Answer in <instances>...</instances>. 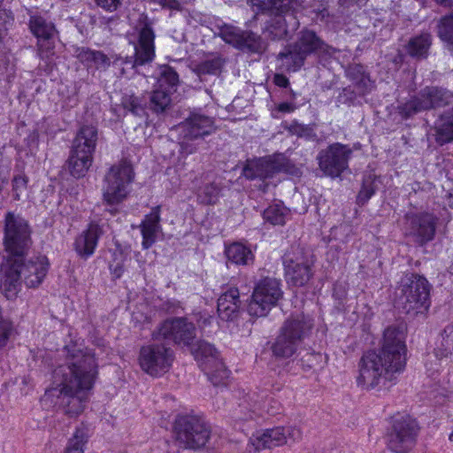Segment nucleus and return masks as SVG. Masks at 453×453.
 <instances>
[{
  "label": "nucleus",
  "mask_w": 453,
  "mask_h": 453,
  "mask_svg": "<svg viewBox=\"0 0 453 453\" xmlns=\"http://www.w3.org/2000/svg\"><path fill=\"white\" fill-rule=\"evenodd\" d=\"M447 199L449 205L453 208V188L448 193Z\"/></svg>",
  "instance_id": "61"
},
{
  "label": "nucleus",
  "mask_w": 453,
  "mask_h": 453,
  "mask_svg": "<svg viewBox=\"0 0 453 453\" xmlns=\"http://www.w3.org/2000/svg\"><path fill=\"white\" fill-rule=\"evenodd\" d=\"M431 35L427 33L411 38L408 43L409 54L415 58H426L431 46Z\"/></svg>",
  "instance_id": "36"
},
{
  "label": "nucleus",
  "mask_w": 453,
  "mask_h": 453,
  "mask_svg": "<svg viewBox=\"0 0 453 453\" xmlns=\"http://www.w3.org/2000/svg\"><path fill=\"white\" fill-rule=\"evenodd\" d=\"M178 441L186 449L203 447L210 438L211 430L204 419L197 415H180L175 420Z\"/></svg>",
  "instance_id": "9"
},
{
  "label": "nucleus",
  "mask_w": 453,
  "mask_h": 453,
  "mask_svg": "<svg viewBox=\"0 0 453 453\" xmlns=\"http://www.w3.org/2000/svg\"><path fill=\"white\" fill-rule=\"evenodd\" d=\"M88 435L84 428H77L72 438H70L64 453H84V446Z\"/></svg>",
  "instance_id": "42"
},
{
  "label": "nucleus",
  "mask_w": 453,
  "mask_h": 453,
  "mask_svg": "<svg viewBox=\"0 0 453 453\" xmlns=\"http://www.w3.org/2000/svg\"><path fill=\"white\" fill-rule=\"evenodd\" d=\"M434 138L443 145L453 141V108L443 112L434 122Z\"/></svg>",
  "instance_id": "32"
},
{
  "label": "nucleus",
  "mask_w": 453,
  "mask_h": 453,
  "mask_svg": "<svg viewBox=\"0 0 453 453\" xmlns=\"http://www.w3.org/2000/svg\"><path fill=\"white\" fill-rule=\"evenodd\" d=\"M220 188L214 183H210L203 187L197 195V199L201 203L213 204L219 196Z\"/></svg>",
  "instance_id": "45"
},
{
  "label": "nucleus",
  "mask_w": 453,
  "mask_h": 453,
  "mask_svg": "<svg viewBox=\"0 0 453 453\" xmlns=\"http://www.w3.org/2000/svg\"><path fill=\"white\" fill-rule=\"evenodd\" d=\"M441 336V342L435 349L436 356L439 357H453V324L448 325Z\"/></svg>",
  "instance_id": "38"
},
{
  "label": "nucleus",
  "mask_w": 453,
  "mask_h": 453,
  "mask_svg": "<svg viewBox=\"0 0 453 453\" xmlns=\"http://www.w3.org/2000/svg\"><path fill=\"white\" fill-rule=\"evenodd\" d=\"M6 181H7V177H6L5 173L3 169H0V191L2 190L3 186L4 183H6Z\"/></svg>",
  "instance_id": "59"
},
{
  "label": "nucleus",
  "mask_w": 453,
  "mask_h": 453,
  "mask_svg": "<svg viewBox=\"0 0 453 453\" xmlns=\"http://www.w3.org/2000/svg\"><path fill=\"white\" fill-rule=\"evenodd\" d=\"M28 179L23 174H18L12 180V196L14 200H20L23 194L27 191Z\"/></svg>",
  "instance_id": "46"
},
{
  "label": "nucleus",
  "mask_w": 453,
  "mask_h": 453,
  "mask_svg": "<svg viewBox=\"0 0 453 453\" xmlns=\"http://www.w3.org/2000/svg\"><path fill=\"white\" fill-rule=\"evenodd\" d=\"M436 223L437 218L432 213H407L404 217L403 231L414 242L423 246L434 238Z\"/></svg>",
  "instance_id": "17"
},
{
  "label": "nucleus",
  "mask_w": 453,
  "mask_h": 453,
  "mask_svg": "<svg viewBox=\"0 0 453 453\" xmlns=\"http://www.w3.org/2000/svg\"><path fill=\"white\" fill-rule=\"evenodd\" d=\"M171 92L159 88L150 92L148 96V108L156 113L165 111L171 104Z\"/></svg>",
  "instance_id": "35"
},
{
  "label": "nucleus",
  "mask_w": 453,
  "mask_h": 453,
  "mask_svg": "<svg viewBox=\"0 0 453 453\" xmlns=\"http://www.w3.org/2000/svg\"><path fill=\"white\" fill-rule=\"evenodd\" d=\"M398 109L399 113L404 119H408L422 111H426L420 92L418 96L412 97L405 104L400 105Z\"/></svg>",
  "instance_id": "41"
},
{
  "label": "nucleus",
  "mask_w": 453,
  "mask_h": 453,
  "mask_svg": "<svg viewBox=\"0 0 453 453\" xmlns=\"http://www.w3.org/2000/svg\"><path fill=\"white\" fill-rule=\"evenodd\" d=\"M3 1H4V0H0V5L2 4Z\"/></svg>",
  "instance_id": "64"
},
{
  "label": "nucleus",
  "mask_w": 453,
  "mask_h": 453,
  "mask_svg": "<svg viewBox=\"0 0 453 453\" xmlns=\"http://www.w3.org/2000/svg\"><path fill=\"white\" fill-rule=\"evenodd\" d=\"M140 227L142 235V249L148 250L156 242L157 234L161 231L159 205L151 209L142 221Z\"/></svg>",
  "instance_id": "25"
},
{
  "label": "nucleus",
  "mask_w": 453,
  "mask_h": 453,
  "mask_svg": "<svg viewBox=\"0 0 453 453\" xmlns=\"http://www.w3.org/2000/svg\"><path fill=\"white\" fill-rule=\"evenodd\" d=\"M186 19L188 25L192 27L204 26L209 27L211 24V17L202 12L192 11L188 13Z\"/></svg>",
  "instance_id": "47"
},
{
  "label": "nucleus",
  "mask_w": 453,
  "mask_h": 453,
  "mask_svg": "<svg viewBox=\"0 0 453 453\" xmlns=\"http://www.w3.org/2000/svg\"><path fill=\"white\" fill-rule=\"evenodd\" d=\"M438 35L449 49H453V13L443 17L440 20Z\"/></svg>",
  "instance_id": "40"
},
{
  "label": "nucleus",
  "mask_w": 453,
  "mask_h": 453,
  "mask_svg": "<svg viewBox=\"0 0 453 453\" xmlns=\"http://www.w3.org/2000/svg\"><path fill=\"white\" fill-rule=\"evenodd\" d=\"M196 359H205L206 373L214 385H219L229 376V371L218 359V352L213 345L207 342H199L195 349Z\"/></svg>",
  "instance_id": "21"
},
{
  "label": "nucleus",
  "mask_w": 453,
  "mask_h": 453,
  "mask_svg": "<svg viewBox=\"0 0 453 453\" xmlns=\"http://www.w3.org/2000/svg\"><path fill=\"white\" fill-rule=\"evenodd\" d=\"M32 34L37 38L38 56L42 60H50L54 55L56 28L52 22L41 16H32L29 20Z\"/></svg>",
  "instance_id": "20"
},
{
  "label": "nucleus",
  "mask_w": 453,
  "mask_h": 453,
  "mask_svg": "<svg viewBox=\"0 0 453 453\" xmlns=\"http://www.w3.org/2000/svg\"><path fill=\"white\" fill-rule=\"evenodd\" d=\"M134 171L130 163L121 160L113 165L104 176L103 197L107 204L121 203L128 195V187L134 180Z\"/></svg>",
  "instance_id": "8"
},
{
  "label": "nucleus",
  "mask_w": 453,
  "mask_h": 453,
  "mask_svg": "<svg viewBox=\"0 0 453 453\" xmlns=\"http://www.w3.org/2000/svg\"><path fill=\"white\" fill-rule=\"evenodd\" d=\"M74 55L88 68L106 71L111 66V58L100 50L81 47L75 50Z\"/></svg>",
  "instance_id": "28"
},
{
  "label": "nucleus",
  "mask_w": 453,
  "mask_h": 453,
  "mask_svg": "<svg viewBox=\"0 0 453 453\" xmlns=\"http://www.w3.org/2000/svg\"><path fill=\"white\" fill-rule=\"evenodd\" d=\"M158 342L154 341L142 346L139 353L142 370L153 377L161 376L168 372L174 358L173 350L165 342Z\"/></svg>",
  "instance_id": "11"
},
{
  "label": "nucleus",
  "mask_w": 453,
  "mask_h": 453,
  "mask_svg": "<svg viewBox=\"0 0 453 453\" xmlns=\"http://www.w3.org/2000/svg\"><path fill=\"white\" fill-rule=\"evenodd\" d=\"M97 374L93 355L81 349L69 351L66 361L53 373V385L42 398L46 406L63 410L69 416L81 414Z\"/></svg>",
  "instance_id": "1"
},
{
  "label": "nucleus",
  "mask_w": 453,
  "mask_h": 453,
  "mask_svg": "<svg viewBox=\"0 0 453 453\" xmlns=\"http://www.w3.org/2000/svg\"><path fill=\"white\" fill-rule=\"evenodd\" d=\"M134 29L138 34V42L134 45V57L124 58L117 55L109 56L111 66L119 75L126 74L127 65H130V68L134 69L151 62L155 58V33L152 24L146 15H140Z\"/></svg>",
  "instance_id": "4"
},
{
  "label": "nucleus",
  "mask_w": 453,
  "mask_h": 453,
  "mask_svg": "<svg viewBox=\"0 0 453 453\" xmlns=\"http://www.w3.org/2000/svg\"><path fill=\"white\" fill-rule=\"evenodd\" d=\"M225 255L227 261L236 265H250L255 260L251 249L242 242H234L226 246Z\"/></svg>",
  "instance_id": "31"
},
{
  "label": "nucleus",
  "mask_w": 453,
  "mask_h": 453,
  "mask_svg": "<svg viewBox=\"0 0 453 453\" xmlns=\"http://www.w3.org/2000/svg\"><path fill=\"white\" fill-rule=\"evenodd\" d=\"M31 228L28 222L19 214H5L3 243L7 253L5 264L26 257L32 246Z\"/></svg>",
  "instance_id": "7"
},
{
  "label": "nucleus",
  "mask_w": 453,
  "mask_h": 453,
  "mask_svg": "<svg viewBox=\"0 0 453 453\" xmlns=\"http://www.w3.org/2000/svg\"><path fill=\"white\" fill-rule=\"evenodd\" d=\"M312 326L311 319L303 314L287 319L272 346L273 355L278 358L291 357L304 339L310 335Z\"/></svg>",
  "instance_id": "6"
},
{
  "label": "nucleus",
  "mask_w": 453,
  "mask_h": 453,
  "mask_svg": "<svg viewBox=\"0 0 453 453\" xmlns=\"http://www.w3.org/2000/svg\"><path fill=\"white\" fill-rule=\"evenodd\" d=\"M438 4L445 7L453 6V0H434Z\"/></svg>",
  "instance_id": "60"
},
{
  "label": "nucleus",
  "mask_w": 453,
  "mask_h": 453,
  "mask_svg": "<svg viewBox=\"0 0 453 453\" xmlns=\"http://www.w3.org/2000/svg\"><path fill=\"white\" fill-rule=\"evenodd\" d=\"M290 132L299 137L311 138L314 136L313 130L309 126L294 123L289 127Z\"/></svg>",
  "instance_id": "50"
},
{
  "label": "nucleus",
  "mask_w": 453,
  "mask_h": 453,
  "mask_svg": "<svg viewBox=\"0 0 453 453\" xmlns=\"http://www.w3.org/2000/svg\"><path fill=\"white\" fill-rule=\"evenodd\" d=\"M218 313L223 320H233L241 307L240 293L236 288H229L218 299Z\"/></svg>",
  "instance_id": "26"
},
{
  "label": "nucleus",
  "mask_w": 453,
  "mask_h": 453,
  "mask_svg": "<svg viewBox=\"0 0 453 453\" xmlns=\"http://www.w3.org/2000/svg\"><path fill=\"white\" fill-rule=\"evenodd\" d=\"M93 162V157L85 155L84 152L71 150L68 158V169L72 176L76 179L83 177Z\"/></svg>",
  "instance_id": "34"
},
{
  "label": "nucleus",
  "mask_w": 453,
  "mask_h": 453,
  "mask_svg": "<svg viewBox=\"0 0 453 453\" xmlns=\"http://www.w3.org/2000/svg\"><path fill=\"white\" fill-rule=\"evenodd\" d=\"M104 234L103 226L96 221H91L87 229L82 231L75 239L74 250L83 259H88L97 247L99 238Z\"/></svg>",
  "instance_id": "24"
},
{
  "label": "nucleus",
  "mask_w": 453,
  "mask_h": 453,
  "mask_svg": "<svg viewBox=\"0 0 453 453\" xmlns=\"http://www.w3.org/2000/svg\"><path fill=\"white\" fill-rule=\"evenodd\" d=\"M248 179L266 180L275 173H284L293 176H299L301 170L283 155H276L273 158L256 164L254 166H246L243 170Z\"/></svg>",
  "instance_id": "19"
},
{
  "label": "nucleus",
  "mask_w": 453,
  "mask_h": 453,
  "mask_svg": "<svg viewBox=\"0 0 453 453\" xmlns=\"http://www.w3.org/2000/svg\"><path fill=\"white\" fill-rule=\"evenodd\" d=\"M286 215L287 210L280 204L270 205L263 213L264 219L273 225H283Z\"/></svg>",
  "instance_id": "43"
},
{
  "label": "nucleus",
  "mask_w": 453,
  "mask_h": 453,
  "mask_svg": "<svg viewBox=\"0 0 453 453\" xmlns=\"http://www.w3.org/2000/svg\"><path fill=\"white\" fill-rule=\"evenodd\" d=\"M405 328L390 326L384 331L380 350H370L358 363L357 384L371 390L391 382L396 373L403 371L406 363Z\"/></svg>",
  "instance_id": "2"
},
{
  "label": "nucleus",
  "mask_w": 453,
  "mask_h": 453,
  "mask_svg": "<svg viewBox=\"0 0 453 453\" xmlns=\"http://www.w3.org/2000/svg\"><path fill=\"white\" fill-rule=\"evenodd\" d=\"M373 193L374 191L372 188H364L362 190H360L357 199L364 203L372 197Z\"/></svg>",
  "instance_id": "54"
},
{
  "label": "nucleus",
  "mask_w": 453,
  "mask_h": 453,
  "mask_svg": "<svg viewBox=\"0 0 453 453\" xmlns=\"http://www.w3.org/2000/svg\"><path fill=\"white\" fill-rule=\"evenodd\" d=\"M270 19L266 20L265 32L273 40H280L286 37L289 32L296 29L292 28L293 20L289 19V23L287 22L286 17L282 15H269Z\"/></svg>",
  "instance_id": "33"
},
{
  "label": "nucleus",
  "mask_w": 453,
  "mask_h": 453,
  "mask_svg": "<svg viewBox=\"0 0 453 453\" xmlns=\"http://www.w3.org/2000/svg\"><path fill=\"white\" fill-rule=\"evenodd\" d=\"M212 319H213L212 317H209L207 319H205V322L210 323Z\"/></svg>",
  "instance_id": "62"
},
{
  "label": "nucleus",
  "mask_w": 453,
  "mask_h": 453,
  "mask_svg": "<svg viewBox=\"0 0 453 453\" xmlns=\"http://www.w3.org/2000/svg\"><path fill=\"white\" fill-rule=\"evenodd\" d=\"M312 256L299 248L292 249L283 256L287 281L294 286L305 285L312 276Z\"/></svg>",
  "instance_id": "15"
},
{
  "label": "nucleus",
  "mask_w": 453,
  "mask_h": 453,
  "mask_svg": "<svg viewBox=\"0 0 453 453\" xmlns=\"http://www.w3.org/2000/svg\"><path fill=\"white\" fill-rule=\"evenodd\" d=\"M196 151V147L188 143L186 141L180 142V152L185 155H189Z\"/></svg>",
  "instance_id": "57"
},
{
  "label": "nucleus",
  "mask_w": 453,
  "mask_h": 453,
  "mask_svg": "<svg viewBox=\"0 0 453 453\" xmlns=\"http://www.w3.org/2000/svg\"><path fill=\"white\" fill-rule=\"evenodd\" d=\"M420 94L426 111L444 107L453 102V92L441 87H426Z\"/></svg>",
  "instance_id": "29"
},
{
  "label": "nucleus",
  "mask_w": 453,
  "mask_h": 453,
  "mask_svg": "<svg viewBox=\"0 0 453 453\" xmlns=\"http://www.w3.org/2000/svg\"><path fill=\"white\" fill-rule=\"evenodd\" d=\"M98 139L97 128L92 125L82 126L73 139L72 149L93 157Z\"/></svg>",
  "instance_id": "27"
},
{
  "label": "nucleus",
  "mask_w": 453,
  "mask_h": 453,
  "mask_svg": "<svg viewBox=\"0 0 453 453\" xmlns=\"http://www.w3.org/2000/svg\"><path fill=\"white\" fill-rule=\"evenodd\" d=\"M354 86L357 89V93L359 96L366 95L372 89L373 87L372 81L367 74H365L364 77H361V79H359L357 82L354 84Z\"/></svg>",
  "instance_id": "49"
},
{
  "label": "nucleus",
  "mask_w": 453,
  "mask_h": 453,
  "mask_svg": "<svg viewBox=\"0 0 453 453\" xmlns=\"http://www.w3.org/2000/svg\"><path fill=\"white\" fill-rule=\"evenodd\" d=\"M449 439L450 441H453V431H452V433L449 434Z\"/></svg>",
  "instance_id": "63"
},
{
  "label": "nucleus",
  "mask_w": 453,
  "mask_h": 453,
  "mask_svg": "<svg viewBox=\"0 0 453 453\" xmlns=\"http://www.w3.org/2000/svg\"><path fill=\"white\" fill-rule=\"evenodd\" d=\"M125 109L131 111L135 116H142L145 113V108L148 107L147 101L141 99L134 95L125 96L122 100Z\"/></svg>",
  "instance_id": "44"
},
{
  "label": "nucleus",
  "mask_w": 453,
  "mask_h": 453,
  "mask_svg": "<svg viewBox=\"0 0 453 453\" xmlns=\"http://www.w3.org/2000/svg\"><path fill=\"white\" fill-rule=\"evenodd\" d=\"M180 129L184 139L196 140L211 134L216 130V126L213 118L201 112H191L180 123Z\"/></svg>",
  "instance_id": "22"
},
{
  "label": "nucleus",
  "mask_w": 453,
  "mask_h": 453,
  "mask_svg": "<svg viewBox=\"0 0 453 453\" xmlns=\"http://www.w3.org/2000/svg\"><path fill=\"white\" fill-rule=\"evenodd\" d=\"M179 82V75L173 70V68L164 65L160 69L159 77L157 79V83L160 88L166 89L169 92L172 90H175Z\"/></svg>",
  "instance_id": "39"
},
{
  "label": "nucleus",
  "mask_w": 453,
  "mask_h": 453,
  "mask_svg": "<svg viewBox=\"0 0 453 453\" xmlns=\"http://www.w3.org/2000/svg\"><path fill=\"white\" fill-rule=\"evenodd\" d=\"M279 111L289 113L295 111L296 107L291 103H281L277 107Z\"/></svg>",
  "instance_id": "58"
},
{
  "label": "nucleus",
  "mask_w": 453,
  "mask_h": 453,
  "mask_svg": "<svg viewBox=\"0 0 453 453\" xmlns=\"http://www.w3.org/2000/svg\"><path fill=\"white\" fill-rule=\"evenodd\" d=\"M273 81L275 85L280 88H287L289 85L288 79L285 75L280 73L274 75Z\"/></svg>",
  "instance_id": "56"
},
{
  "label": "nucleus",
  "mask_w": 453,
  "mask_h": 453,
  "mask_svg": "<svg viewBox=\"0 0 453 453\" xmlns=\"http://www.w3.org/2000/svg\"><path fill=\"white\" fill-rule=\"evenodd\" d=\"M280 281L276 278L265 277L255 286L251 301L248 304L250 316L264 317L282 297Z\"/></svg>",
  "instance_id": "10"
},
{
  "label": "nucleus",
  "mask_w": 453,
  "mask_h": 453,
  "mask_svg": "<svg viewBox=\"0 0 453 453\" xmlns=\"http://www.w3.org/2000/svg\"><path fill=\"white\" fill-rule=\"evenodd\" d=\"M418 426L409 416L395 418L387 435L388 448L395 453H406L415 444Z\"/></svg>",
  "instance_id": "16"
},
{
  "label": "nucleus",
  "mask_w": 453,
  "mask_h": 453,
  "mask_svg": "<svg viewBox=\"0 0 453 453\" xmlns=\"http://www.w3.org/2000/svg\"><path fill=\"white\" fill-rule=\"evenodd\" d=\"M122 0H95L96 4L106 12H115L121 4Z\"/></svg>",
  "instance_id": "52"
},
{
  "label": "nucleus",
  "mask_w": 453,
  "mask_h": 453,
  "mask_svg": "<svg viewBox=\"0 0 453 453\" xmlns=\"http://www.w3.org/2000/svg\"><path fill=\"white\" fill-rule=\"evenodd\" d=\"M219 35L226 43L244 52L262 53L266 47L260 35L234 26H223L220 27Z\"/></svg>",
  "instance_id": "18"
},
{
  "label": "nucleus",
  "mask_w": 453,
  "mask_h": 453,
  "mask_svg": "<svg viewBox=\"0 0 453 453\" xmlns=\"http://www.w3.org/2000/svg\"><path fill=\"white\" fill-rule=\"evenodd\" d=\"M253 410H249L245 412L242 417H240L242 420L254 419L256 417L260 415V409L257 406V403L254 404Z\"/></svg>",
  "instance_id": "55"
},
{
  "label": "nucleus",
  "mask_w": 453,
  "mask_h": 453,
  "mask_svg": "<svg viewBox=\"0 0 453 453\" xmlns=\"http://www.w3.org/2000/svg\"><path fill=\"white\" fill-rule=\"evenodd\" d=\"M224 59L219 55L211 56L199 63L196 71L199 75H217L221 72Z\"/></svg>",
  "instance_id": "37"
},
{
  "label": "nucleus",
  "mask_w": 453,
  "mask_h": 453,
  "mask_svg": "<svg viewBox=\"0 0 453 453\" xmlns=\"http://www.w3.org/2000/svg\"><path fill=\"white\" fill-rule=\"evenodd\" d=\"M302 433L296 426H276L270 429L257 431L250 438L248 449L255 452L281 446L288 441H296L301 438Z\"/></svg>",
  "instance_id": "14"
},
{
  "label": "nucleus",
  "mask_w": 453,
  "mask_h": 453,
  "mask_svg": "<svg viewBox=\"0 0 453 453\" xmlns=\"http://www.w3.org/2000/svg\"><path fill=\"white\" fill-rule=\"evenodd\" d=\"M431 285L422 275L407 273L403 275L395 290V305L405 313H418L430 305Z\"/></svg>",
  "instance_id": "5"
},
{
  "label": "nucleus",
  "mask_w": 453,
  "mask_h": 453,
  "mask_svg": "<svg viewBox=\"0 0 453 453\" xmlns=\"http://www.w3.org/2000/svg\"><path fill=\"white\" fill-rule=\"evenodd\" d=\"M365 74V73L364 71V67L360 65L349 66L347 70V75L353 82V84L357 82V81L361 79V77H364Z\"/></svg>",
  "instance_id": "51"
},
{
  "label": "nucleus",
  "mask_w": 453,
  "mask_h": 453,
  "mask_svg": "<svg viewBox=\"0 0 453 453\" xmlns=\"http://www.w3.org/2000/svg\"><path fill=\"white\" fill-rule=\"evenodd\" d=\"M12 330V323L9 319L0 317V349L6 346Z\"/></svg>",
  "instance_id": "48"
},
{
  "label": "nucleus",
  "mask_w": 453,
  "mask_h": 453,
  "mask_svg": "<svg viewBox=\"0 0 453 453\" xmlns=\"http://www.w3.org/2000/svg\"><path fill=\"white\" fill-rule=\"evenodd\" d=\"M352 153L349 145L334 142L318 153L316 159L319 168L326 176L337 178L349 168Z\"/></svg>",
  "instance_id": "12"
},
{
  "label": "nucleus",
  "mask_w": 453,
  "mask_h": 453,
  "mask_svg": "<svg viewBox=\"0 0 453 453\" xmlns=\"http://www.w3.org/2000/svg\"><path fill=\"white\" fill-rule=\"evenodd\" d=\"M109 268L111 274L114 279H119L125 272V266L122 261H117L111 264Z\"/></svg>",
  "instance_id": "53"
},
{
  "label": "nucleus",
  "mask_w": 453,
  "mask_h": 453,
  "mask_svg": "<svg viewBox=\"0 0 453 453\" xmlns=\"http://www.w3.org/2000/svg\"><path fill=\"white\" fill-rule=\"evenodd\" d=\"M305 59L294 43L288 44L277 56L278 68L284 72H296L303 65Z\"/></svg>",
  "instance_id": "30"
},
{
  "label": "nucleus",
  "mask_w": 453,
  "mask_h": 453,
  "mask_svg": "<svg viewBox=\"0 0 453 453\" xmlns=\"http://www.w3.org/2000/svg\"><path fill=\"white\" fill-rule=\"evenodd\" d=\"M196 335L195 325L186 318L169 319L153 332V341L165 340L178 345L190 346Z\"/></svg>",
  "instance_id": "13"
},
{
  "label": "nucleus",
  "mask_w": 453,
  "mask_h": 453,
  "mask_svg": "<svg viewBox=\"0 0 453 453\" xmlns=\"http://www.w3.org/2000/svg\"><path fill=\"white\" fill-rule=\"evenodd\" d=\"M1 288L8 299L15 298L21 290L22 283L27 288H37L45 278L49 270L46 257H25L8 262L3 265Z\"/></svg>",
  "instance_id": "3"
},
{
  "label": "nucleus",
  "mask_w": 453,
  "mask_h": 453,
  "mask_svg": "<svg viewBox=\"0 0 453 453\" xmlns=\"http://www.w3.org/2000/svg\"><path fill=\"white\" fill-rule=\"evenodd\" d=\"M294 44L305 58L311 54H316L319 58L327 59L334 57V53L338 51L336 49L327 45L314 31L310 29L300 31L297 40Z\"/></svg>",
  "instance_id": "23"
}]
</instances>
